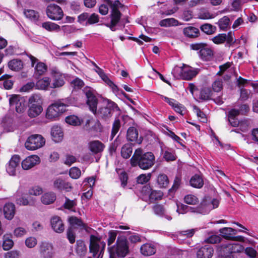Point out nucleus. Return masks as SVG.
Listing matches in <instances>:
<instances>
[{"mask_svg":"<svg viewBox=\"0 0 258 258\" xmlns=\"http://www.w3.org/2000/svg\"><path fill=\"white\" fill-rule=\"evenodd\" d=\"M130 161L132 166H138L142 169L147 170L154 164L155 156L152 152L143 153L142 149L138 148L135 150Z\"/></svg>","mask_w":258,"mask_h":258,"instance_id":"nucleus-1","label":"nucleus"},{"mask_svg":"<svg viewBox=\"0 0 258 258\" xmlns=\"http://www.w3.org/2000/svg\"><path fill=\"white\" fill-rule=\"evenodd\" d=\"M244 247L235 242H225L217 248L219 256L222 258H242Z\"/></svg>","mask_w":258,"mask_h":258,"instance_id":"nucleus-2","label":"nucleus"},{"mask_svg":"<svg viewBox=\"0 0 258 258\" xmlns=\"http://www.w3.org/2000/svg\"><path fill=\"white\" fill-rule=\"evenodd\" d=\"M109 258L124 257L128 253L127 241L123 236L118 237L116 244L108 248Z\"/></svg>","mask_w":258,"mask_h":258,"instance_id":"nucleus-3","label":"nucleus"},{"mask_svg":"<svg viewBox=\"0 0 258 258\" xmlns=\"http://www.w3.org/2000/svg\"><path fill=\"white\" fill-rule=\"evenodd\" d=\"M106 246L104 241L101 240V237L99 235H91L90 236L89 249L94 257L98 255V258L102 257Z\"/></svg>","mask_w":258,"mask_h":258,"instance_id":"nucleus-4","label":"nucleus"},{"mask_svg":"<svg viewBox=\"0 0 258 258\" xmlns=\"http://www.w3.org/2000/svg\"><path fill=\"white\" fill-rule=\"evenodd\" d=\"M68 105L61 100H57L50 105L46 112V117L49 119H55L66 111Z\"/></svg>","mask_w":258,"mask_h":258,"instance_id":"nucleus-5","label":"nucleus"},{"mask_svg":"<svg viewBox=\"0 0 258 258\" xmlns=\"http://www.w3.org/2000/svg\"><path fill=\"white\" fill-rule=\"evenodd\" d=\"M45 144V140L41 135H33L27 140L25 146L27 149L35 150L42 147Z\"/></svg>","mask_w":258,"mask_h":258,"instance_id":"nucleus-6","label":"nucleus"},{"mask_svg":"<svg viewBox=\"0 0 258 258\" xmlns=\"http://www.w3.org/2000/svg\"><path fill=\"white\" fill-rule=\"evenodd\" d=\"M46 13L50 19L54 21L60 20L63 16V12L61 8L54 4H51L47 7Z\"/></svg>","mask_w":258,"mask_h":258,"instance_id":"nucleus-7","label":"nucleus"},{"mask_svg":"<svg viewBox=\"0 0 258 258\" xmlns=\"http://www.w3.org/2000/svg\"><path fill=\"white\" fill-rule=\"evenodd\" d=\"M11 107L15 109L17 112L23 113L26 107L25 101L23 97L19 95H13L9 98Z\"/></svg>","mask_w":258,"mask_h":258,"instance_id":"nucleus-8","label":"nucleus"},{"mask_svg":"<svg viewBox=\"0 0 258 258\" xmlns=\"http://www.w3.org/2000/svg\"><path fill=\"white\" fill-rule=\"evenodd\" d=\"M87 99V104L89 107L90 110L95 114L97 111V105L98 100L93 92V90L90 87H85L83 90Z\"/></svg>","mask_w":258,"mask_h":258,"instance_id":"nucleus-9","label":"nucleus"},{"mask_svg":"<svg viewBox=\"0 0 258 258\" xmlns=\"http://www.w3.org/2000/svg\"><path fill=\"white\" fill-rule=\"evenodd\" d=\"M219 202L216 199H213L211 201H205L201 203L194 212L203 214L208 213L211 210L217 208Z\"/></svg>","mask_w":258,"mask_h":258,"instance_id":"nucleus-10","label":"nucleus"},{"mask_svg":"<svg viewBox=\"0 0 258 258\" xmlns=\"http://www.w3.org/2000/svg\"><path fill=\"white\" fill-rule=\"evenodd\" d=\"M51 75L53 77V82L51 84L50 88H59L64 84L63 77L57 70H52Z\"/></svg>","mask_w":258,"mask_h":258,"instance_id":"nucleus-11","label":"nucleus"},{"mask_svg":"<svg viewBox=\"0 0 258 258\" xmlns=\"http://www.w3.org/2000/svg\"><path fill=\"white\" fill-rule=\"evenodd\" d=\"M40 253L42 258H52L54 252L52 245L49 243L42 242L40 246Z\"/></svg>","mask_w":258,"mask_h":258,"instance_id":"nucleus-12","label":"nucleus"},{"mask_svg":"<svg viewBox=\"0 0 258 258\" xmlns=\"http://www.w3.org/2000/svg\"><path fill=\"white\" fill-rule=\"evenodd\" d=\"M138 131L135 127H130L126 133L127 140L131 142H135V143L140 144L143 141L142 137L138 138Z\"/></svg>","mask_w":258,"mask_h":258,"instance_id":"nucleus-13","label":"nucleus"},{"mask_svg":"<svg viewBox=\"0 0 258 258\" xmlns=\"http://www.w3.org/2000/svg\"><path fill=\"white\" fill-rule=\"evenodd\" d=\"M40 163V158L37 155H31L22 162V167L24 170H28Z\"/></svg>","mask_w":258,"mask_h":258,"instance_id":"nucleus-14","label":"nucleus"},{"mask_svg":"<svg viewBox=\"0 0 258 258\" xmlns=\"http://www.w3.org/2000/svg\"><path fill=\"white\" fill-rule=\"evenodd\" d=\"M20 162V158L18 155H14L10 159L6 170L10 175H14L16 174V168L19 166Z\"/></svg>","mask_w":258,"mask_h":258,"instance_id":"nucleus-15","label":"nucleus"},{"mask_svg":"<svg viewBox=\"0 0 258 258\" xmlns=\"http://www.w3.org/2000/svg\"><path fill=\"white\" fill-rule=\"evenodd\" d=\"M51 226L56 233H61L64 230V225L61 219L57 216H54L50 220Z\"/></svg>","mask_w":258,"mask_h":258,"instance_id":"nucleus-16","label":"nucleus"},{"mask_svg":"<svg viewBox=\"0 0 258 258\" xmlns=\"http://www.w3.org/2000/svg\"><path fill=\"white\" fill-rule=\"evenodd\" d=\"M53 186L54 189L58 190H66L70 191L72 189L71 184L61 178H57L53 180Z\"/></svg>","mask_w":258,"mask_h":258,"instance_id":"nucleus-17","label":"nucleus"},{"mask_svg":"<svg viewBox=\"0 0 258 258\" xmlns=\"http://www.w3.org/2000/svg\"><path fill=\"white\" fill-rule=\"evenodd\" d=\"M114 105V103L109 102L106 106L100 107L98 112L99 115L104 119L111 117L113 111V106Z\"/></svg>","mask_w":258,"mask_h":258,"instance_id":"nucleus-18","label":"nucleus"},{"mask_svg":"<svg viewBox=\"0 0 258 258\" xmlns=\"http://www.w3.org/2000/svg\"><path fill=\"white\" fill-rule=\"evenodd\" d=\"M213 248L208 245L201 247L197 252V258H211L213 254Z\"/></svg>","mask_w":258,"mask_h":258,"instance_id":"nucleus-19","label":"nucleus"},{"mask_svg":"<svg viewBox=\"0 0 258 258\" xmlns=\"http://www.w3.org/2000/svg\"><path fill=\"white\" fill-rule=\"evenodd\" d=\"M89 150L93 153L96 154L101 153L105 148V145L98 140L91 141L88 144Z\"/></svg>","mask_w":258,"mask_h":258,"instance_id":"nucleus-20","label":"nucleus"},{"mask_svg":"<svg viewBox=\"0 0 258 258\" xmlns=\"http://www.w3.org/2000/svg\"><path fill=\"white\" fill-rule=\"evenodd\" d=\"M198 73L197 70L192 68L189 66L183 64V80H189L195 77Z\"/></svg>","mask_w":258,"mask_h":258,"instance_id":"nucleus-21","label":"nucleus"},{"mask_svg":"<svg viewBox=\"0 0 258 258\" xmlns=\"http://www.w3.org/2000/svg\"><path fill=\"white\" fill-rule=\"evenodd\" d=\"M4 213L5 217L8 220H11L15 214V207L12 203H7L4 207Z\"/></svg>","mask_w":258,"mask_h":258,"instance_id":"nucleus-22","label":"nucleus"},{"mask_svg":"<svg viewBox=\"0 0 258 258\" xmlns=\"http://www.w3.org/2000/svg\"><path fill=\"white\" fill-rule=\"evenodd\" d=\"M51 135L53 140L55 142H60L63 137L61 128L59 126H53L51 128Z\"/></svg>","mask_w":258,"mask_h":258,"instance_id":"nucleus-23","label":"nucleus"},{"mask_svg":"<svg viewBox=\"0 0 258 258\" xmlns=\"http://www.w3.org/2000/svg\"><path fill=\"white\" fill-rule=\"evenodd\" d=\"M237 232L236 230L230 227H224L219 229L220 235L223 238L228 240H232Z\"/></svg>","mask_w":258,"mask_h":258,"instance_id":"nucleus-24","label":"nucleus"},{"mask_svg":"<svg viewBox=\"0 0 258 258\" xmlns=\"http://www.w3.org/2000/svg\"><path fill=\"white\" fill-rule=\"evenodd\" d=\"M43 111L42 106L28 105L27 111L28 115L30 118H35L38 116Z\"/></svg>","mask_w":258,"mask_h":258,"instance_id":"nucleus-25","label":"nucleus"},{"mask_svg":"<svg viewBox=\"0 0 258 258\" xmlns=\"http://www.w3.org/2000/svg\"><path fill=\"white\" fill-rule=\"evenodd\" d=\"M43 99L39 94H34L30 96L28 99V105L42 106Z\"/></svg>","mask_w":258,"mask_h":258,"instance_id":"nucleus-26","label":"nucleus"},{"mask_svg":"<svg viewBox=\"0 0 258 258\" xmlns=\"http://www.w3.org/2000/svg\"><path fill=\"white\" fill-rule=\"evenodd\" d=\"M56 195L52 191L44 194L41 197V201L44 205H50L56 200Z\"/></svg>","mask_w":258,"mask_h":258,"instance_id":"nucleus-27","label":"nucleus"},{"mask_svg":"<svg viewBox=\"0 0 258 258\" xmlns=\"http://www.w3.org/2000/svg\"><path fill=\"white\" fill-rule=\"evenodd\" d=\"M50 79L47 77H43L39 80L36 84L37 89L39 90H47L50 88Z\"/></svg>","mask_w":258,"mask_h":258,"instance_id":"nucleus-28","label":"nucleus"},{"mask_svg":"<svg viewBox=\"0 0 258 258\" xmlns=\"http://www.w3.org/2000/svg\"><path fill=\"white\" fill-rule=\"evenodd\" d=\"M183 32L185 36L189 38L197 37L200 34L199 30L192 26H189L184 28Z\"/></svg>","mask_w":258,"mask_h":258,"instance_id":"nucleus-29","label":"nucleus"},{"mask_svg":"<svg viewBox=\"0 0 258 258\" xmlns=\"http://www.w3.org/2000/svg\"><path fill=\"white\" fill-rule=\"evenodd\" d=\"M141 253L145 256H149L156 252V248L151 244L146 243L143 245L141 247Z\"/></svg>","mask_w":258,"mask_h":258,"instance_id":"nucleus-30","label":"nucleus"},{"mask_svg":"<svg viewBox=\"0 0 258 258\" xmlns=\"http://www.w3.org/2000/svg\"><path fill=\"white\" fill-rule=\"evenodd\" d=\"M190 184L195 188H201L204 185V181L202 177L198 174L195 175L190 180Z\"/></svg>","mask_w":258,"mask_h":258,"instance_id":"nucleus-31","label":"nucleus"},{"mask_svg":"<svg viewBox=\"0 0 258 258\" xmlns=\"http://www.w3.org/2000/svg\"><path fill=\"white\" fill-rule=\"evenodd\" d=\"M14 245V242L12 239V235L10 234H5L3 236V247L5 250H9L11 249Z\"/></svg>","mask_w":258,"mask_h":258,"instance_id":"nucleus-32","label":"nucleus"},{"mask_svg":"<svg viewBox=\"0 0 258 258\" xmlns=\"http://www.w3.org/2000/svg\"><path fill=\"white\" fill-rule=\"evenodd\" d=\"M24 14L27 18L35 23L39 20V14L38 12L33 10H25Z\"/></svg>","mask_w":258,"mask_h":258,"instance_id":"nucleus-33","label":"nucleus"},{"mask_svg":"<svg viewBox=\"0 0 258 258\" xmlns=\"http://www.w3.org/2000/svg\"><path fill=\"white\" fill-rule=\"evenodd\" d=\"M86 251L87 248L84 241L77 240L76 247V251L77 254L80 257H83L85 256Z\"/></svg>","mask_w":258,"mask_h":258,"instance_id":"nucleus-34","label":"nucleus"},{"mask_svg":"<svg viewBox=\"0 0 258 258\" xmlns=\"http://www.w3.org/2000/svg\"><path fill=\"white\" fill-rule=\"evenodd\" d=\"M133 152L132 146L130 144H124L121 149V155L124 159L129 158Z\"/></svg>","mask_w":258,"mask_h":258,"instance_id":"nucleus-35","label":"nucleus"},{"mask_svg":"<svg viewBox=\"0 0 258 258\" xmlns=\"http://www.w3.org/2000/svg\"><path fill=\"white\" fill-rule=\"evenodd\" d=\"M8 66L12 70L19 71L23 68V63L21 60L14 59L9 62Z\"/></svg>","mask_w":258,"mask_h":258,"instance_id":"nucleus-36","label":"nucleus"},{"mask_svg":"<svg viewBox=\"0 0 258 258\" xmlns=\"http://www.w3.org/2000/svg\"><path fill=\"white\" fill-rule=\"evenodd\" d=\"M68 221L71 225L70 228H72L73 229V228H78L79 227H84V224L82 221L76 217L71 216L69 218Z\"/></svg>","mask_w":258,"mask_h":258,"instance_id":"nucleus-37","label":"nucleus"},{"mask_svg":"<svg viewBox=\"0 0 258 258\" xmlns=\"http://www.w3.org/2000/svg\"><path fill=\"white\" fill-rule=\"evenodd\" d=\"M195 229H191L186 230L179 231L177 233V237L180 240L186 238L191 237L196 232Z\"/></svg>","mask_w":258,"mask_h":258,"instance_id":"nucleus-38","label":"nucleus"},{"mask_svg":"<svg viewBox=\"0 0 258 258\" xmlns=\"http://www.w3.org/2000/svg\"><path fill=\"white\" fill-rule=\"evenodd\" d=\"M178 21L174 18H167L162 20L159 22V25L161 27H168L177 26Z\"/></svg>","mask_w":258,"mask_h":258,"instance_id":"nucleus-39","label":"nucleus"},{"mask_svg":"<svg viewBox=\"0 0 258 258\" xmlns=\"http://www.w3.org/2000/svg\"><path fill=\"white\" fill-rule=\"evenodd\" d=\"M199 55L202 59L208 60L213 55V52L211 49L205 47V46L199 51Z\"/></svg>","mask_w":258,"mask_h":258,"instance_id":"nucleus-40","label":"nucleus"},{"mask_svg":"<svg viewBox=\"0 0 258 258\" xmlns=\"http://www.w3.org/2000/svg\"><path fill=\"white\" fill-rule=\"evenodd\" d=\"M217 24L218 25L220 30L226 31L230 26V19L228 17L224 16L218 21Z\"/></svg>","mask_w":258,"mask_h":258,"instance_id":"nucleus-41","label":"nucleus"},{"mask_svg":"<svg viewBox=\"0 0 258 258\" xmlns=\"http://www.w3.org/2000/svg\"><path fill=\"white\" fill-rule=\"evenodd\" d=\"M42 27L48 31H57L60 30V26L58 25L51 22L43 23L42 24Z\"/></svg>","mask_w":258,"mask_h":258,"instance_id":"nucleus-42","label":"nucleus"},{"mask_svg":"<svg viewBox=\"0 0 258 258\" xmlns=\"http://www.w3.org/2000/svg\"><path fill=\"white\" fill-rule=\"evenodd\" d=\"M201 30L208 35L214 33L216 31V27L210 24H204L200 27Z\"/></svg>","mask_w":258,"mask_h":258,"instance_id":"nucleus-43","label":"nucleus"},{"mask_svg":"<svg viewBox=\"0 0 258 258\" xmlns=\"http://www.w3.org/2000/svg\"><path fill=\"white\" fill-rule=\"evenodd\" d=\"M64 199L65 202L63 204V207L66 209L73 210V209L75 208L77 205V200L75 199L71 200L67 197H65Z\"/></svg>","mask_w":258,"mask_h":258,"instance_id":"nucleus-44","label":"nucleus"},{"mask_svg":"<svg viewBox=\"0 0 258 258\" xmlns=\"http://www.w3.org/2000/svg\"><path fill=\"white\" fill-rule=\"evenodd\" d=\"M157 183L160 187H165L169 183V180L166 175L160 174L157 178Z\"/></svg>","mask_w":258,"mask_h":258,"instance_id":"nucleus-45","label":"nucleus"},{"mask_svg":"<svg viewBox=\"0 0 258 258\" xmlns=\"http://www.w3.org/2000/svg\"><path fill=\"white\" fill-rule=\"evenodd\" d=\"M67 123L73 125H79L81 123V120L77 116L70 115L66 118Z\"/></svg>","mask_w":258,"mask_h":258,"instance_id":"nucleus-46","label":"nucleus"},{"mask_svg":"<svg viewBox=\"0 0 258 258\" xmlns=\"http://www.w3.org/2000/svg\"><path fill=\"white\" fill-rule=\"evenodd\" d=\"M121 16V14L118 10H112L110 14L111 22L117 24L120 20Z\"/></svg>","mask_w":258,"mask_h":258,"instance_id":"nucleus-47","label":"nucleus"},{"mask_svg":"<svg viewBox=\"0 0 258 258\" xmlns=\"http://www.w3.org/2000/svg\"><path fill=\"white\" fill-rule=\"evenodd\" d=\"M173 76L177 79H182L183 76V64L182 67L176 66L172 72Z\"/></svg>","mask_w":258,"mask_h":258,"instance_id":"nucleus-48","label":"nucleus"},{"mask_svg":"<svg viewBox=\"0 0 258 258\" xmlns=\"http://www.w3.org/2000/svg\"><path fill=\"white\" fill-rule=\"evenodd\" d=\"M184 202L188 205H196L199 203L198 198L193 195H188L184 198Z\"/></svg>","mask_w":258,"mask_h":258,"instance_id":"nucleus-49","label":"nucleus"},{"mask_svg":"<svg viewBox=\"0 0 258 258\" xmlns=\"http://www.w3.org/2000/svg\"><path fill=\"white\" fill-rule=\"evenodd\" d=\"M120 127V121L118 119H116L112 125V128L111 133V138L113 139L116 134L118 133Z\"/></svg>","mask_w":258,"mask_h":258,"instance_id":"nucleus-50","label":"nucleus"},{"mask_svg":"<svg viewBox=\"0 0 258 258\" xmlns=\"http://www.w3.org/2000/svg\"><path fill=\"white\" fill-rule=\"evenodd\" d=\"M163 193L160 190H152L149 196L151 202L161 199Z\"/></svg>","mask_w":258,"mask_h":258,"instance_id":"nucleus-51","label":"nucleus"},{"mask_svg":"<svg viewBox=\"0 0 258 258\" xmlns=\"http://www.w3.org/2000/svg\"><path fill=\"white\" fill-rule=\"evenodd\" d=\"M151 173H148L147 175L146 174H142L137 178V182L139 184H143L147 183L150 179Z\"/></svg>","mask_w":258,"mask_h":258,"instance_id":"nucleus-52","label":"nucleus"},{"mask_svg":"<svg viewBox=\"0 0 258 258\" xmlns=\"http://www.w3.org/2000/svg\"><path fill=\"white\" fill-rule=\"evenodd\" d=\"M212 88L215 92H220L223 88V81L222 79L218 78L213 82Z\"/></svg>","mask_w":258,"mask_h":258,"instance_id":"nucleus-53","label":"nucleus"},{"mask_svg":"<svg viewBox=\"0 0 258 258\" xmlns=\"http://www.w3.org/2000/svg\"><path fill=\"white\" fill-rule=\"evenodd\" d=\"M35 73L38 75H43L47 70L46 66L43 62H38L35 68Z\"/></svg>","mask_w":258,"mask_h":258,"instance_id":"nucleus-54","label":"nucleus"},{"mask_svg":"<svg viewBox=\"0 0 258 258\" xmlns=\"http://www.w3.org/2000/svg\"><path fill=\"white\" fill-rule=\"evenodd\" d=\"M81 170L78 167H74L70 169L69 174L73 179H78L81 176Z\"/></svg>","mask_w":258,"mask_h":258,"instance_id":"nucleus-55","label":"nucleus"},{"mask_svg":"<svg viewBox=\"0 0 258 258\" xmlns=\"http://www.w3.org/2000/svg\"><path fill=\"white\" fill-rule=\"evenodd\" d=\"M211 96V91L209 88H204L202 89L200 93V98L202 99L207 100L210 99Z\"/></svg>","mask_w":258,"mask_h":258,"instance_id":"nucleus-56","label":"nucleus"},{"mask_svg":"<svg viewBox=\"0 0 258 258\" xmlns=\"http://www.w3.org/2000/svg\"><path fill=\"white\" fill-rule=\"evenodd\" d=\"M213 42L216 44L223 43L226 41V34H219L212 38Z\"/></svg>","mask_w":258,"mask_h":258,"instance_id":"nucleus-57","label":"nucleus"},{"mask_svg":"<svg viewBox=\"0 0 258 258\" xmlns=\"http://www.w3.org/2000/svg\"><path fill=\"white\" fill-rule=\"evenodd\" d=\"M172 107L174 110L181 115H183L186 112L185 107L178 102Z\"/></svg>","mask_w":258,"mask_h":258,"instance_id":"nucleus-58","label":"nucleus"},{"mask_svg":"<svg viewBox=\"0 0 258 258\" xmlns=\"http://www.w3.org/2000/svg\"><path fill=\"white\" fill-rule=\"evenodd\" d=\"M154 213L159 216H162L165 213V209L162 205H156L153 207Z\"/></svg>","mask_w":258,"mask_h":258,"instance_id":"nucleus-59","label":"nucleus"},{"mask_svg":"<svg viewBox=\"0 0 258 258\" xmlns=\"http://www.w3.org/2000/svg\"><path fill=\"white\" fill-rule=\"evenodd\" d=\"M240 130L243 132H246L250 126V121L247 119H244L240 121L239 125Z\"/></svg>","mask_w":258,"mask_h":258,"instance_id":"nucleus-60","label":"nucleus"},{"mask_svg":"<svg viewBox=\"0 0 258 258\" xmlns=\"http://www.w3.org/2000/svg\"><path fill=\"white\" fill-rule=\"evenodd\" d=\"M98 21L99 16L97 14L95 13H93L91 15L89 14V18L88 19V21L86 22V25H92L98 22Z\"/></svg>","mask_w":258,"mask_h":258,"instance_id":"nucleus-61","label":"nucleus"},{"mask_svg":"<svg viewBox=\"0 0 258 258\" xmlns=\"http://www.w3.org/2000/svg\"><path fill=\"white\" fill-rule=\"evenodd\" d=\"M37 243V239L34 237H28L25 240V244L29 248L35 247Z\"/></svg>","mask_w":258,"mask_h":258,"instance_id":"nucleus-62","label":"nucleus"},{"mask_svg":"<svg viewBox=\"0 0 258 258\" xmlns=\"http://www.w3.org/2000/svg\"><path fill=\"white\" fill-rule=\"evenodd\" d=\"M117 236V232L114 230L110 231L108 232V238L107 239V244L110 246L113 243L116 239Z\"/></svg>","mask_w":258,"mask_h":258,"instance_id":"nucleus-63","label":"nucleus"},{"mask_svg":"<svg viewBox=\"0 0 258 258\" xmlns=\"http://www.w3.org/2000/svg\"><path fill=\"white\" fill-rule=\"evenodd\" d=\"M244 251L246 254H247L250 258H257V253L256 251L252 247H247Z\"/></svg>","mask_w":258,"mask_h":258,"instance_id":"nucleus-64","label":"nucleus"}]
</instances>
